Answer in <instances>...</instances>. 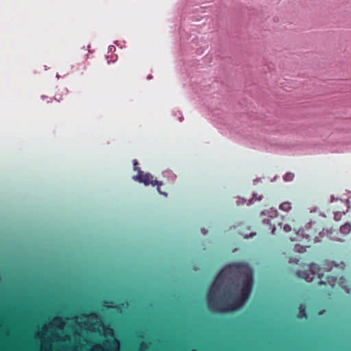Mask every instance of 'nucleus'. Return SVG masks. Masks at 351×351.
Listing matches in <instances>:
<instances>
[{"label": "nucleus", "mask_w": 351, "mask_h": 351, "mask_svg": "<svg viewBox=\"0 0 351 351\" xmlns=\"http://www.w3.org/2000/svg\"><path fill=\"white\" fill-rule=\"evenodd\" d=\"M137 162L136 160H134V170L138 171V174L133 177V179L139 182L143 183L145 185L152 184V186H155L156 184L160 185L161 183H158L156 180H154L153 176L149 173H144L141 171L136 167Z\"/></svg>", "instance_id": "nucleus-1"}, {"label": "nucleus", "mask_w": 351, "mask_h": 351, "mask_svg": "<svg viewBox=\"0 0 351 351\" xmlns=\"http://www.w3.org/2000/svg\"><path fill=\"white\" fill-rule=\"evenodd\" d=\"M280 208L282 210L289 211L291 208V206L289 202H284L280 205Z\"/></svg>", "instance_id": "nucleus-2"}, {"label": "nucleus", "mask_w": 351, "mask_h": 351, "mask_svg": "<svg viewBox=\"0 0 351 351\" xmlns=\"http://www.w3.org/2000/svg\"><path fill=\"white\" fill-rule=\"evenodd\" d=\"M351 227L350 224H345L341 227V232L343 234H348L350 231Z\"/></svg>", "instance_id": "nucleus-3"}, {"label": "nucleus", "mask_w": 351, "mask_h": 351, "mask_svg": "<svg viewBox=\"0 0 351 351\" xmlns=\"http://www.w3.org/2000/svg\"><path fill=\"white\" fill-rule=\"evenodd\" d=\"M294 178V175L292 173H287L284 176V180L285 181H291Z\"/></svg>", "instance_id": "nucleus-4"}, {"label": "nucleus", "mask_w": 351, "mask_h": 351, "mask_svg": "<svg viewBox=\"0 0 351 351\" xmlns=\"http://www.w3.org/2000/svg\"><path fill=\"white\" fill-rule=\"evenodd\" d=\"M284 229L285 231H289L290 230V227L289 226H285L284 227Z\"/></svg>", "instance_id": "nucleus-5"}, {"label": "nucleus", "mask_w": 351, "mask_h": 351, "mask_svg": "<svg viewBox=\"0 0 351 351\" xmlns=\"http://www.w3.org/2000/svg\"><path fill=\"white\" fill-rule=\"evenodd\" d=\"M158 191L159 193H160V189H159V188H158Z\"/></svg>", "instance_id": "nucleus-6"}]
</instances>
